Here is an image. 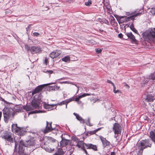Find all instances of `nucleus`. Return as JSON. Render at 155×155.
Masks as SVG:
<instances>
[{
    "label": "nucleus",
    "instance_id": "f257e3e1",
    "mask_svg": "<svg viewBox=\"0 0 155 155\" xmlns=\"http://www.w3.org/2000/svg\"><path fill=\"white\" fill-rule=\"evenodd\" d=\"M144 40L149 43L155 40V28L149 29L142 34Z\"/></svg>",
    "mask_w": 155,
    "mask_h": 155
},
{
    "label": "nucleus",
    "instance_id": "f03ea898",
    "mask_svg": "<svg viewBox=\"0 0 155 155\" xmlns=\"http://www.w3.org/2000/svg\"><path fill=\"white\" fill-rule=\"evenodd\" d=\"M4 120L7 123L8 120H12L14 118L15 114L13 109L11 108L5 107L3 110Z\"/></svg>",
    "mask_w": 155,
    "mask_h": 155
},
{
    "label": "nucleus",
    "instance_id": "7ed1b4c3",
    "mask_svg": "<svg viewBox=\"0 0 155 155\" xmlns=\"http://www.w3.org/2000/svg\"><path fill=\"white\" fill-rule=\"evenodd\" d=\"M2 138L6 140L11 143H13L15 142V150H16L17 145L16 144L17 142L15 141V140L13 137L11 136V134L10 132L5 131L4 132L1 136Z\"/></svg>",
    "mask_w": 155,
    "mask_h": 155
},
{
    "label": "nucleus",
    "instance_id": "20e7f679",
    "mask_svg": "<svg viewBox=\"0 0 155 155\" xmlns=\"http://www.w3.org/2000/svg\"><path fill=\"white\" fill-rule=\"evenodd\" d=\"M52 122H48L46 121V126L45 129L42 130V131L45 134L48 133L52 131L53 133L55 135H57L59 131L56 128H53L52 127Z\"/></svg>",
    "mask_w": 155,
    "mask_h": 155
},
{
    "label": "nucleus",
    "instance_id": "39448f33",
    "mask_svg": "<svg viewBox=\"0 0 155 155\" xmlns=\"http://www.w3.org/2000/svg\"><path fill=\"white\" fill-rule=\"evenodd\" d=\"M42 97L41 94L38 95L35 94L34 96L33 100L31 102V104L34 109L38 108L39 107L40 101Z\"/></svg>",
    "mask_w": 155,
    "mask_h": 155
},
{
    "label": "nucleus",
    "instance_id": "423d86ee",
    "mask_svg": "<svg viewBox=\"0 0 155 155\" xmlns=\"http://www.w3.org/2000/svg\"><path fill=\"white\" fill-rule=\"evenodd\" d=\"M152 143L148 139L141 140L138 144L142 147L143 149L147 147H151Z\"/></svg>",
    "mask_w": 155,
    "mask_h": 155
},
{
    "label": "nucleus",
    "instance_id": "0eeeda50",
    "mask_svg": "<svg viewBox=\"0 0 155 155\" xmlns=\"http://www.w3.org/2000/svg\"><path fill=\"white\" fill-rule=\"evenodd\" d=\"M142 14L141 12L137 13L133 16L130 17L120 16L119 17L118 19L120 21H122L123 22H126L129 21L130 19L133 20L136 17Z\"/></svg>",
    "mask_w": 155,
    "mask_h": 155
},
{
    "label": "nucleus",
    "instance_id": "6e6552de",
    "mask_svg": "<svg viewBox=\"0 0 155 155\" xmlns=\"http://www.w3.org/2000/svg\"><path fill=\"white\" fill-rule=\"evenodd\" d=\"M55 83H51L48 84H54ZM48 84H43L41 85H39L36 87L35 89L32 91V95H34L35 94H36L38 95L39 94H41V93H39L42 90L44 87H45V85H47Z\"/></svg>",
    "mask_w": 155,
    "mask_h": 155
},
{
    "label": "nucleus",
    "instance_id": "1a4fd4ad",
    "mask_svg": "<svg viewBox=\"0 0 155 155\" xmlns=\"http://www.w3.org/2000/svg\"><path fill=\"white\" fill-rule=\"evenodd\" d=\"M113 130L115 134L117 135L120 134L121 132V127L119 124L115 123L113 125Z\"/></svg>",
    "mask_w": 155,
    "mask_h": 155
},
{
    "label": "nucleus",
    "instance_id": "9d476101",
    "mask_svg": "<svg viewBox=\"0 0 155 155\" xmlns=\"http://www.w3.org/2000/svg\"><path fill=\"white\" fill-rule=\"evenodd\" d=\"M26 147L23 144V141L21 140L20 141L19 144L18 153L19 155H27L25 152V148Z\"/></svg>",
    "mask_w": 155,
    "mask_h": 155
},
{
    "label": "nucleus",
    "instance_id": "9b49d317",
    "mask_svg": "<svg viewBox=\"0 0 155 155\" xmlns=\"http://www.w3.org/2000/svg\"><path fill=\"white\" fill-rule=\"evenodd\" d=\"M85 143H84L82 141H79L77 143L76 146L79 148H81L82 150L84 152L86 155H89L87 153V151L85 148Z\"/></svg>",
    "mask_w": 155,
    "mask_h": 155
},
{
    "label": "nucleus",
    "instance_id": "f8f14e48",
    "mask_svg": "<svg viewBox=\"0 0 155 155\" xmlns=\"http://www.w3.org/2000/svg\"><path fill=\"white\" fill-rule=\"evenodd\" d=\"M35 144V140L34 138H31L29 140L23 142V144L25 147H29L33 146Z\"/></svg>",
    "mask_w": 155,
    "mask_h": 155
},
{
    "label": "nucleus",
    "instance_id": "ddd939ff",
    "mask_svg": "<svg viewBox=\"0 0 155 155\" xmlns=\"http://www.w3.org/2000/svg\"><path fill=\"white\" fill-rule=\"evenodd\" d=\"M42 50V48L40 46L31 47V54H39L41 53Z\"/></svg>",
    "mask_w": 155,
    "mask_h": 155
},
{
    "label": "nucleus",
    "instance_id": "4468645a",
    "mask_svg": "<svg viewBox=\"0 0 155 155\" xmlns=\"http://www.w3.org/2000/svg\"><path fill=\"white\" fill-rule=\"evenodd\" d=\"M61 52L60 50H57L53 51L50 54V56L52 58H54L58 57L60 55Z\"/></svg>",
    "mask_w": 155,
    "mask_h": 155
},
{
    "label": "nucleus",
    "instance_id": "2eb2a0df",
    "mask_svg": "<svg viewBox=\"0 0 155 155\" xmlns=\"http://www.w3.org/2000/svg\"><path fill=\"white\" fill-rule=\"evenodd\" d=\"M85 148L87 149H92L94 151L97 150L96 146L91 143L85 144Z\"/></svg>",
    "mask_w": 155,
    "mask_h": 155
},
{
    "label": "nucleus",
    "instance_id": "dca6fc26",
    "mask_svg": "<svg viewBox=\"0 0 155 155\" xmlns=\"http://www.w3.org/2000/svg\"><path fill=\"white\" fill-rule=\"evenodd\" d=\"M143 149L138 144H137L136 150H137V155H141L143 153Z\"/></svg>",
    "mask_w": 155,
    "mask_h": 155
},
{
    "label": "nucleus",
    "instance_id": "f3484780",
    "mask_svg": "<svg viewBox=\"0 0 155 155\" xmlns=\"http://www.w3.org/2000/svg\"><path fill=\"white\" fill-rule=\"evenodd\" d=\"M56 105L55 104H48L45 103L44 104V107L46 109H48L49 110H52L53 109L54 106Z\"/></svg>",
    "mask_w": 155,
    "mask_h": 155
},
{
    "label": "nucleus",
    "instance_id": "a211bd4d",
    "mask_svg": "<svg viewBox=\"0 0 155 155\" xmlns=\"http://www.w3.org/2000/svg\"><path fill=\"white\" fill-rule=\"evenodd\" d=\"M126 35L131 40V41H136L135 37L132 34V32L127 33Z\"/></svg>",
    "mask_w": 155,
    "mask_h": 155
},
{
    "label": "nucleus",
    "instance_id": "6ab92c4d",
    "mask_svg": "<svg viewBox=\"0 0 155 155\" xmlns=\"http://www.w3.org/2000/svg\"><path fill=\"white\" fill-rule=\"evenodd\" d=\"M101 129V128H100L93 131H87L86 132V136H89L91 135L95 134L97 131L100 130Z\"/></svg>",
    "mask_w": 155,
    "mask_h": 155
},
{
    "label": "nucleus",
    "instance_id": "aec40b11",
    "mask_svg": "<svg viewBox=\"0 0 155 155\" xmlns=\"http://www.w3.org/2000/svg\"><path fill=\"white\" fill-rule=\"evenodd\" d=\"M74 100L73 98H70L68 99L65 100L64 101H62L60 102V103L58 104L59 105H62L63 104H66V107L67 108V104L70 102L72 101V100Z\"/></svg>",
    "mask_w": 155,
    "mask_h": 155
},
{
    "label": "nucleus",
    "instance_id": "412c9836",
    "mask_svg": "<svg viewBox=\"0 0 155 155\" xmlns=\"http://www.w3.org/2000/svg\"><path fill=\"white\" fill-rule=\"evenodd\" d=\"M113 13L112 11H110L107 12V18L109 17V19L110 20V22L111 23L114 22V18L111 15Z\"/></svg>",
    "mask_w": 155,
    "mask_h": 155
},
{
    "label": "nucleus",
    "instance_id": "4be33fe9",
    "mask_svg": "<svg viewBox=\"0 0 155 155\" xmlns=\"http://www.w3.org/2000/svg\"><path fill=\"white\" fill-rule=\"evenodd\" d=\"M12 131H15L16 133L18 131H19V130L20 129V127L17 126V124H13L12 126Z\"/></svg>",
    "mask_w": 155,
    "mask_h": 155
},
{
    "label": "nucleus",
    "instance_id": "5701e85b",
    "mask_svg": "<svg viewBox=\"0 0 155 155\" xmlns=\"http://www.w3.org/2000/svg\"><path fill=\"white\" fill-rule=\"evenodd\" d=\"M74 114L76 117L77 119L79 120L81 123L84 124L85 123L84 120L83 119L81 116L78 114L74 113Z\"/></svg>",
    "mask_w": 155,
    "mask_h": 155
},
{
    "label": "nucleus",
    "instance_id": "b1692460",
    "mask_svg": "<svg viewBox=\"0 0 155 155\" xmlns=\"http://www.w3.org/2000/svg\"><path fill=\"white\" fill-rule=\"evenodd\" d=\"M154 99V97L151 95L149 94L147 96L146 100L148 102H151Z\"/></svg>",
    "mask_w": 155,
    "mask_h": 155
},
{
    "label": "nucleus",
    "instance_id": "393cba45",
    "mask_svg": "<svg viewBox=\"0 0 155 155\" xmlns=\"http://www.w3.org/2000/svg\"><path fill=\"white\" fill-rule=\"evenodd\" d=\"M149 137L153 142L155 140V133L154 131H151L150 132Z\"/></svg>",
    "mask_w": 155,
    "mask_h": 155
},
{
    "label": "nucleus",
    "instance_id": "a878e982",
    "mask_svg": "<svg viewBox=\"0 0 155 155\" xmlns=\"http://www.w3.org/2000/svg\"><path fill=\"white\" fill-rule=\"evenodd\" d=\"M100 137L102 142L103 147H105L107 146V140L106 139L101 136H100Z\"/></svg>",
    "mask_w": 155,
    "mask_h": 155
},
{
    "label": "nucleus",
    "instance_id": "bb28decb",
    "mask_svg": "<svg viewBox=\"0 0 155 155\" xmlns=\"http://www.w3.org/2000/svg\"><path fill=\"white\" fill-rule=\"evenodd\" d=\"M48 139L52 143H54L56 146L58 145V142L56 139L51 137H49Z\"/></svg>",
    "mask_w": 155,
    "mask_h": 155
},
{
    "label": "nucleus",
    "instance_id": "cd10ccee",
    "mask_svg": "<svg viewBox=\"0 0 155 155\" xmlns=\"http://www.w3.org/2000/svg\"><path fill=\"white\" fill-rule=\"evenodd\" d=\"M61 137L62 138L61 141L63 142L64 143L65 145H67L70 143V140H69L66 139L62 137V135H61Z\"/></svg>",
    "mask_w": 155,
    "mask_h": 155
},
{
    "label": "nucleus",
    "instance_id": "c85d7f7f",
    "mask_svg": "<svg viewBox=\"0 0 155 155\" xmlns=\"http://www.w3.org/2000/svg\"><path fill=\"white\" fill-rule=\"evenodd\" d=\"M20 129L19 130V131H18L17 133H18L19 135L20 136L23 135L24 134V133L25 132V129L23 128H20Z\"/></svg>",
    "mask_w": 155,
    "mask_h": 155
},
{
    "label": "nucleus",
    "instance_id": "c756f323",
    "mask_svg": "<svg viewBox=\"0 0 155 155\" xmlns=\"http://www.w3.org/2000/svg\"><path fill=\"white\" fill-rule=\"evenodd\" d=\"M62 61L66 62H69L70 61V58L69 56H65L62 58Z\"/></svg>",
    "mask_w": 155,
    "mask_h": 155
},
{
    "label": "nucleus",
    "instance_id": "7c9ffc66",
    "mask_svg": "<svg viewBox=\"0 0 155 155\" xmlns=\"http://www.w3.org/2000/svg\"><path fill=\"white\" fill-rule=\"evenodd\" d=\"M149 81V80L148 78H144V81H141V85L142 87L144 86L145 84H147Z\"/></svg>",
    "mask_w": 155,
    "mask_h": 155
},
{
    "label": "nucleus",
    "instance_id": "2f4dec72",
    "mask_svg": "<svg viewBox=\"0 0 155 155\" xmlns=\"http://www.w3.org/2000/svg\"><path fill=\"white\" fill-rule=\"evenodd\" d=\"M60 88L59 86H58L56 85L52 86L50 87V90H57Z\"/></svg>",
    "mask_w": 155,
    "mask_h": 155
},
{
    "label": "nucleus",
    "instance_id": "473e14b6",
    "mask_svg": "<svg viewBox=\"0 0 155 155\" xmlns=\"http://www.w3.org/2000/svg\"><path fill=\"white\" fill-rule=\"evenodd\" d=\"M130 29L135 33H137V31L136 30L134 27V25L133 24L130 25Z\"/></svg>",
    "mask_w": 155,
    "mask_h": 155
},
{
    "label": "nucleus",
    "instance_id": "72a5a7b5",
    "mask_svg": "<svg viewBox=\"0 0 155 155\" xmlns=\"http://www.w3.org/2000/svg\"><path fill=\"white\" fill-rule=\"evenodd\" d=\"M149 78L152 80L153 81H155V72L150 75Z\"/></svg>",
    "mask_w": 155,
    "mask_h": 155
},
{
    "label": "nucleus",
    "instance_id": "f704fd0d",
    "mask_svg": "<svg viewBox=\"0 0 155 155\" xmlns=\"http://www.w3.org/2000/svg\"><path fill=\"white\" fill-rule=\"evenodd\" d=\"M24 109H25L26 111H29L33 109L32 107L29 105H27L24 107Z\"/></svg>",
    "mask_w": 155,
    "mask_h": 155
},
{
    "label": "nucleus",
    "instance_id": "c9c22d12",
    "mask_svg": "<svg viewBox=\"0 0 155 155\" xmlns=\"http://www.w3.org/2000/svg\"><path fill=\"white\" fill-rule=\"evenodd\" d=\"M25 49L27 51H30V52H31V47H30V46L28 45H25Z\"/></svg>",
    "mask_w": 155,
    "mask_h": 155
},
{
    "label": "nucleus",
    "instance_id": "e433bc0d",
    "mask_svg": "<svg viewBox=\"0 0 155 155\" xmlns=\"http://www.w3.org/2000/svg\"><path fill=\"white\" fill-rule=\"evenodd\" d=\"M92 4L91 0H89L88 2H85V5L87 6H90Z\"/></svg>",
    "mask_w": 155,
    "mask_h": 155
},
{
    "label": "nucleus",
    "instance_id": "4c0bfd02",
    "mask_svg": "<svg viewBox=\"0 0 155 155\" xmlns=\"http://www.w3.org/2000/svg\"><path fill=\"white\" fill-rule=\"evenodd\" d=\"M45 150L48 152L51 153L54 150V149H52L50 148H46Z\"/></svg>",
    "mask_w": 155,
    "mask_h": 155
},
{
    "label": "nucleus",
    "instance_id": "58836bf2",
    "mask_svg": "<svg viewBox=\"0 0 155 155\" xmlns=\"http://www.w3.org/2000/svg\"><path fill=\"white\" fill-rule=\"evenodd\" d=\"M71 98H73V99H74V100H72V101H78L81 98L80 97V96H79L78 97H77L75 98H73V97H71Z\"/></svg>",
    "mask_w": 155,
    "mask_h": 155
},
{
    "label": "nucleus",
    "instance_id": "ea45409f",
    "mask_svg": "<svg viewBox=\"0 0 155 155\" xmlns=\"http://www.w3.org/2000/svg\"><path fill=\"white\" fill-rule=\"evenodd\" d=\"M91 95V94H88V93H84L83 94L80 95V97H81V98L82 97H85V96H90Z\"/></svg>",
    "mask_w": 155,
    "mask_h": 155
},
{
    "label": "nucleus",
    "instance_id": "a19ab883",
    "mask_svg": "<svg viewBox=\"0 0 155 155\" xmlns=\"http://www.w3.org/2000/svg\"><path fill=\"white\" fill-rule=\"evenodd\" d=\"M111 10V8L110 6V5L109 4H107V12L112 11Z\"/></svg>",
    "mask_w": 155,
    "mask_h": 155
},
{
    "label": "nucleus",
    "instance_id": "79ce46f5",
    "mask_svg": "<svg viewBox=\"0 0 155 155\" xmlns=\"http://www.w3.org/2000/svg\"><path fill=\"white\" fill-rule=\"evenodd\" d=\"M85 123L87 125H89L90 126H92L90 123V119L89 118H88L87 119V122H85Z\"/></svg>",
    "mask_w": 155,
    "mask_h": 155
},
{
    "label": "nucleus",
    "instance_id": "37998d69",
    "mask_svg": "<svg viewBox=\"0 0 155 155\" xmlns=\"http://www.w3.org/2000/svg\"><path fill=\"white\" fill-rule=\"evenodd\" d=\"M48 63V58L47 57H46L45 58L44 60V64L46 65H47Z\"/></svg>",
    "mask_w": 155,
    "mask_h": 155
},
{
    "label": "nucleus",
    "instance_id": "c03bdc74",
    "mask_svg": "<svg viewBox=\"0 0 155 155\" xmlns=\"http://www.w3.org/2000/svg\"><path fill=\"white\" fill-rule=\"evenodd\" d=\"M43 72L45 73H48L50 74H52L53 72V71L52 70H47L45 71H44Z\"/></svg>",
    "mask_w": 155,
    "mask_h": 155
},
{
    "label": "nucleus",
    "instance_id": "a18cd8bd",
    "mask_svg": "<svg viewBox=\"0 0 155 155\" xmlns=\"http://www.w3.org/2000/svg\"><path fill=\"white\" fill-rule=\"evenodd\" d=\"M113 88H114L113 91L114 93L116 94V93H118L120 91L119 90H116V87H115V86H114V87H113Z\"/></svg>",
    "mask_w": 155,
    "mask_h": 155
},
{
    "label": "nucleus",
    "instance_id": "49530a36",
    "mask_svg": "<svg viewBox=\"0 0 155 155\" xmlns=\"http://www.w3.org/2000/svg\"><path fill=\"white\" fill-rule=\"evenodd\" d=\"M95 50L97 54H99L101 53L102 51V50L99 48L95 49Z\"/></svg>",
    "mask_w": 155,
    "mask_h": 155
},
{
    "label": "nucleus",
    "instance_id": "de8ad7c7",
    "mask_svg": "<svg viewBox=\"0 0 155 155\" xmlns=\"http://www.w3.org/2000/svg\"><path fill=\"white\" fill-rule=\"evenodd\" d=\"M107 83L111 84V85L113 87L115 86L114 84L111 81L109 80H107Z\"/></svg>",
    "mask_w": 155,
    "mask_h": 155
},
{
    "label": "nucleus",
    "instance_id": "09e8293b",
    "mask_svg": "<svg viewBox=\"0 0 155 155\" xmlns=\"http://www.w3.org/2000/svg\"><path fill=\"white\" fill-rule=\"evenodd\" d=\"M63 153L61 152H57L55 153L54 154V155H63Z\"/></svg>",
    "mask_w": 155,
    "mask_h": 155
},
{
    "label": "nucleus",
    "instance_id": "8fccbe9b",
    "mask_svg": "<svg viewBox=\"0 0 155 155\" xmlns=\"http://www.w3.org/2000/svg\"><path fill=\"white\" fill-rule=\"evenodd\" d=\"M150 12L152 14L155 15V8H152Z\"/></svg>",
    "mask_w": 155,
    "mask_h": 155
},
{
    "label": "nucleus",
    "instance_id": "3c124183",
    "mask_svg": "<svg viewBox=\"0 0 155 155\" xmlns=\"http://www.w3.org/2000/svg\"><path fill=\"white\" fill-rule=\"evenodd\" d=\"M33 34L34 36H38L40 35V34L37 32H34Z\"/></svg>",
    "mask_w": 155,
    "mask_h": 155
},
{
    "label": "nucleus",
    "instance_id": "603ef678",
    "mask_svg": "<svg viewBox=\"0 0 155 155\" xmlns=\"http://www.w3.org/2000/svg\"><path fill=\"white\" fill-rule=\"evenodd\" d=\"M118 36L119 38H122L123 37V35L121 33H120L118 35Z\"/></svg>",
    "mask_w": 155,
    "mask_h": 155
},
{
    "label": "nucleus",
    "instance_id": "864d4df0",
    "mask_svg": "<svg viewBox=\"0 0 155 155\" xmlns=\"http://www.w3.org/2000/svg\"><path fill=\"white\" fill-rule=\"evenodd\" d=\"M36 113V112L35 111H31V112H30L29 113V114H35V113Z\"/></svg>",
    "mask_w": 155,
    "mask_h": 155
},
{
    "label": "nucleus",
    "instance_id": "5fc2aeb1",
    "mask_svg": "<svg viewBox=\"0 0 155 155\" xmlns=\"http://www.w3.org/2000/svg\"><path fill=\"white\" fill-rule=\"evenodd\" d=\"M68 81H63L62 82H61L60 83L61 84L64 83V84H68Z\"/></svg>",
    "mask_w": 155,
    "mask_h": 155
},
{
    "label": "nucleus",
    "instance_id": "6e6d98bb",
    "mask_svg": "<svg viewBox=\"0 0 155 155\" xmlns=\"http://www.w3.org/2000/svg\"><path fill=\"white\" fill-rule=\"evenodd\" d=\"M110 155H115V153L114 152H110Z\"/></svg>",
    "mask_w": 155,
    "mask_h": 155
},
{
    "label": "nucleus",
    "instance_id": "4d7b16f0",
    "mask_svg": "<svg viewBox=\"0 0 155 155\" xmlns=\"http://www.w3.org/2000/svg\"><path fill=\"white\" fill-rule=\"evenodd\" d=\"M49 8L48 7V6H47V7H46L44 9V10H45V11H47L48 10V9H49Z\"/></svg>",
    "mask_w": 155,
    "mask_h": 155
},
{
    "label": "nucleus",
    "instance_id": "13d9d810",
    "mask_svg": "<svg viewBox=\"0 0 155 155\" xmlns=\"http://www.w3.org/2000/svg\"><path fill=\"white\" fill-rule=\"evenodd\" d=\"M0 100H2V101H5V100L3 99L2 98L0 97Z\"/></svg>",
    "mask_w": 155,
    "mask_h": 155
},
{
    "label": "nucleus",
    "instance_id": "bf43d9fd",
    "mask_svg": "<svg viewBox=\"0 0 155 155\" xmlns=\"http://www.w3.org/2000/svg\"><path fill=\"white\" fill-rule=\"evenodd\" d=\"M116 135V134H115V135L114 136V137L115 138H116L117 140V137L118 136H119V135Z\"/></svg>",
    "mask_w": 155,
    "mask_h": 155
},
{
    "label": "nucleus",
    "instance_id": "052dcab7",
    "mask_svg": "<svg viewBox=\"0 0 155 155\" xmlns=\"http://www.w3.org/2000/svg\"><path fill=\"white\" fill-rule=\"evenodd\" d=\"M32 25H29L28 27H27V28H30V27H31V26Z\"/></svg>",
    "mask_w": 155,
    "mask_h": 155
},
{
    "label": "nucleus",
    "instance_id": "680f3d73",
    "mask_svg": "<svg viewBox=\"0 0 155 155\" xmlns=\"http://www.w3.org/2000/svg\"><path fill=\"white\" fill-rule=\"evenodd\" d=\"M68 2H73V0H68Z\"/></svg>",
    "mask_w": 155,
    "mask_h": 155
},
{
    "label": "nucleus",
    "instance_id": "e2e57ef3",
    "mask_svg": "<svg viewBox=\"0 0 155 155\" xmlns=\"http://www.w3.org/2000/svg\"><path fill=\"white\" fill-rule=\"evenodd\" d=\"M107 146L108 145H109L110 142L109 141H107Z\"/></svg>",
    "mask_w": 155,
    "mask_h": 155
},
{
    "label": "nucleus",
    "instance_id": "0e129e2a",
    "mask_svg": "<svg viewBox=\"0 0 155 155\" xmlns=\"http://www.w3.org/2000/svg\"><path fill=\"white\" fill-rule=\"evenodd\" d=\"M9 12H10V11H6V13H8Z\"/></svg>",
    "mask_w": 155,
    "mask_h": 155
},
{
    "label": "nucleus",
    "instance_id": "69168bd1",
    "mask_svg": "<svg viewBox=\"0 0 155 155\" xmlns=\"http://www.w3.org/2000/svg\"><path fill=\"white\" fill-rule=\"evenodd\" d=\"M28 29H29V28H27V27L26 28V31H28Z\"/></svg>",
    "mask_w": 155,
    "mask_h": 155
},
{
    "label": "nucleus",
    "instance_id": "338daca9",
    "mask_svg": "<svg viewBox=\"0 0 155 155\" xmlns=\"http://www.w3.org/2000/svg\"><path fill=\"white\" fill-rule=\"evenodd\" d=\"M153 84H155V81H153Z\"/></svg>",
    "mask_w": 155,
    "mask_h": 155
},
{
    "label": "nucleus",
    "instance_id": "774afa93",
    "mask_svg": "<svg viewBox=\"0 0 155 155\" xmlns=\"http://www.w3.org/2000/svg\"><path fill=\"white\" fill-rule=\"evenodd\" d=\"M153 142L155 143V140L153 141Z\"/></svg>",
    "mask_w": 155,
    "mask_h": 155
}]
</instances>
